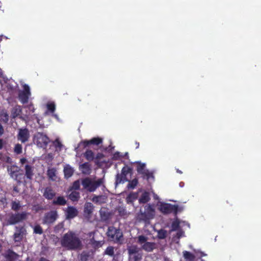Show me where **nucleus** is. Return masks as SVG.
Listing matches in <instances>:
<instances>
[{"label": "nucleus", "instance_id": "f257e3e1", "mask_svg": "<svg viewBox=\"0 0 261 261\" xmlns=\"http://www.w3.org/2000/svg\"><path fill=\"white\" fill-rule=\"evenodd\" d=\"M61 246L69 250H75L80 248L82 242L75 232L69 231L64 234L61 241Z\"/></svg>", "mask_w": 261, "mask_h": 261}, {"label": "nucleus", "instance_id": "f03ea898", "mask_svg": "<svg viewBox=\"0 0 261 261\" xmlns=\"http://www.w3.org/2000/svg\"><path fill=\"white\" fill-rule=\"evenodd\" d=\"M28 213L26 212L21 213L12 212L7 214L4 218V225H13L22 222L27 219Z\"/></svg>", "mask_w": 261, "mask_h": 261}, {"label": "nucleus", "instance_id": "7ed1b4c3", "mask_svg": "<svg viewBox=\"0 0 261 261\" xmlns=\"http://www.w3.org/2000/svg\"><path fill=\"white\" fill-rule=\"evenodd\" d=\"M107 236L111 241L114 243L122 244L123 242V236L122 231L119 228L113 226H109L107 231Z\"/></svg>", "mask_w": 261, "mask_h": 261}, {"label": "nucleus", "instance_id": "20e7f679", "mask_svg": "<svg viewBox=\"0 0 261 261\" xmlns=\"http://www.w3.org/2000/svg\"><path fill=\"white\" fill-rule=\"evenodd\" d=\"M103 183V179L102 178H99L96 180H93L89 177L82 179L81 182L83 188L89 192L95 191Z\"/></svg>", "mask_w": 261, "mask_h": 261}, {"label": "nucleus", "instance_id": "39448f33", "mask_svg": "<svg viewBox=\"0 0 261 261\" xmlns=\"http://www.w3.org/2000/svg\"><path fill=\"white\" fill-rule=\"evenodd\" d=\"M154 210L150 205H148L145 207L144 212H140L138 214L137 219L140 222H143L146 224H148L151 219L154 216Z\"/></svg>", "mask_w": 261, "mask_h": 261}, {"label": "nucleus", "instance_id": "423d86ee", "mask_svg": "<svg viewBox=\"0 0 261 261\" xmlns=\"http://www.w3.org/2000/svg\"><path fill=\"white\" fill-rule=\"evenodd\" d=\"M33 140L37 146L40 148H46L50 141L46 135L40 132H37L35 134Z\"/></svg>", "mask_w": 261, "mask_h": 261}, {"label": "nucleus", "instance_id": "0eeeda50", "mask_svg": "<svg viewBox=\"0 0 261 261\" xmlns=\"http://www.w3.org/2000/svg\"><path fill=\"white\" fill-rule=\"evenodd\" d=\"M102 143V139L100 137H94L90 140H85L81 141L79 144L77 148L85 149L91 145H99Z\"/></svg>", "mask_w": 261, "mask_h": 261}, {"label": "nucleus", "instance_id": "6e6552de", "mask_svg": "<svg viewBox=\"0 0 261 261\" xmlns=\"http://www.w3.org/2000/svg\"><path fill=\"white\" fill-rule=\"evenodd\" d=\"M178 206L170 203H162L160 205L159 210L164 214L174 213L176 215L178 212Z\"/></svg>", "mask_w": 261, "mask_h": 261}, {"label": "nucleus", "instance_id": "1a4fd4ad", "mask_svg": "<svg viewBox=\"0 0 261 261\" xmlns=\"http://www.w3.org/2000/svg\"><path fill=\"white\" fill-rule=\"evenodd\" d=\"M31 95V92L29 86L25 84L23 86V90L19 92L18 98L22 104L28 102L29 97Z\"/></svg>", "mask_w": 261, "mask_h": 261}, {"label": "nucleus", "instance_id": "9d476101", "mask_svg": "<svg viewBox=\"0 0 261 261\" xmlns=\"http://www.w3.org/2000/svg\"><path fill=\"white\" fill-rule=\"evenodd\" d=\"M58 218V214L56 211H51L45 214L43 218V223L51 224L55 222Z\"/></svg>", "mask_w": 261, "mask_h": 261}, {"label": "nucleus", "instance_id": "9b49d317", "mask_svg": "<svg viewBox=\"0 0 261 261\" xmlns=\"http://www.w3.org/2000/svg\"><path fill=\"white\" fill-rule=\"evenodd\" d=\"M30 135L28 128H19L17 136L18 140L22 143H24L29 141Z\"/></svg>", "mask_w": 261, "mask_h": 261}, {"label": "nucleus", "instance_id": "f8f14e48", "mask_svg": "<svg viewBox=\"0 0 261 261\" xmlns=\"http://www.w3.org/2000/svg\"><path fill=\"white\" fill-rule=\"evenodd\" d=\"M132 169L131 168L129 167H124L122 169L121 174V175L117 174L116 182L120 183L121 182H125L127 181L128 180L126 178V175L127 174L131 173Z\"/></svg>", "mask_w": 261, "mask_h": 261}, {"label": "nucleus", "instance_id": "ddd939ff", "mask_svg": "<svg viewBox=\"0 0 261 261\" xmlns=\"http://www.w3.org/2000/svg\"><path fill=\"white\" fill-rule=\"evenodd\" d=\"M16 229L17 231L14 233L13 235L14 240L15 242H19L23 238V236L25 234L26 230L23 226L20 227H16Z\"/></svg>", "mask_w": 261, "mask_h": 261}, {"label": "nucleus", "instance_id": "4468645a", "mask_svg": "<svg viewBox=\"0 0 261 261\" xmlns=\"http://www.w3.org/2000/svg\"><path fill=\"white\" fill-rule=\"evenodd\" d=\"M93 257V252L90 250H84L77 256L80 261H88Z\"/></svg>", "mask_w": 261, "mask_h": 261}, {"label": "nucleus", "instance_id": "2eb2a0df", "mask_svg": "<svg viewBox=\"0 0 261 261\" xmlns=\"http://www.w3.org/2000/svg\"><path fill=\"white\" fill-rule=\"evenodd\" d=\"M78 214L77 210L73 206H68L67 208L66 217L67 219H71Z\"/></svg>", "mask_w": 261, "mask_h": 261}, {"label": "nucleus", "instance_id": "dca6fc26", "mask_svg": "<svg viewBox=\"0 0 261 261\" xmlns=\"http://www.w3.org/2000/svg\"><path fill=\"white\" fill-rule=\"evenodd\" d=\"M25 176L26 178L29 180H31L33 179L34 175V167L30 165H26L25 166Z\"/></svg>", "mask_w": 261, "mask_h": 261}, {"label": "nucleus", "instance_id": "f3484780", "mask_svg": "<svg viewBox=\"0 0 261 261\" xmlns=\"http://www.w3.org/2000/svg\"><path fill=\"white\" fill-rule=\"evenodd\" d=\"M43 196L48 200H51L56 195L55 192L50 187L45 188L43 192Z\"/></svg>", "mask_w": 261, "mask_h": 261}, {"label": "nucleus", "instance_id": "a211bd4d", "mask_svg": "<svg viewBox=\"0 0 261 261\" xmlns=\"http://www.w3.org/2000/svg\"><path fill=\"white\" fill-rule=\"evenodd\" d=\"M57 171L55 168H49L47 171V175L48 179L52 181H56L57 178Z\"/></svg>", "mask_w": 261, "mask_h": 261}, {"label": "nucleus", "instance_id": "6ab92c4d", "mask_svg": "<svg viewBox=\"0 0 261 261\" xmlns=\"http://www.w3.org/2000/svg\"><path fill=\"white\" fill-rule=\"evenodd\" d=\"M18 257V255L11 249L8 250L5 257L7 261H15Z\"/></svg>", "mask_w": 261, "mask_h": 261}, {"label": "nucleus", "instance_id": "aec40b11", "mask_svg": "<svg viewBox=\"0 0 261 261\" xmlns=\"http://www.w3.org/2000/svg\"><path fill=\"white\" fill-rule=\"evenodd\" d=\"M80 170L84 174H89L91 172L90 165L86 162L80 165Z\"/></svg>", "mask_w": 261, "mask_h": 261}, {"label": "nucleus", "instance_id": "412c9836", "mask_svg": "<svg viewBox=\"0 0 261 261\" xmlns=\"http://www.w3.org/2000/svg\"><path fill=\"white\" fill-rule=\"evenodd\" d=\"M73 169L69 165H67L64 167V173L65 178L68 179L71 177L73 174Z\"/></svg>", "mask_w": 261, "mask_h": 261}, {"label": "nucleus", "instance_id": "4be33fe9", "mask_svg": "<svg viewBox=\"0 0 261 261\" xmlns=\"http://www.w3.org/2000/svg\"><path fill=\"white\" fill-rule=\"evenodd\" d=\"M155 248V244L152 242H147L142 245V248L147 252H151Z\"/></svg>", "mask_w": 261, "mask_h": 261}, {"label": "nucleus", "instance_id": "5701e85b", "mask_svg": "<svg viewBox=\"0 0 261 261\" xmlns=\"http://www.w3.org/2000/svg\"><path fill=\"white\" fill-rule=\"evenodd\" d=\"M66 200L63 196H58L56 199L52 201V204L55 205H65L66 204Z\"/></svg>", "mask_w": 261, "mask_h": 261}, {"label": "nucleus", "instance_id": "b1692460", "mask_svg": "<svg viewBox=\"0 0 261 261\" xmlns=\"http://www.w3.org/2000/svg\"><path fill=\"white\" fill-rule=\"evenodd\" d=\"M68 198L73 202L77 201L80 198V192L76 191H72L68 195Z\"/></svg>", "mask_w": 261, "mask_h": 261}, {"label": "nucleus", "instance_id": "393cba45", "mask_svg": "<svg viewBox=\"0 0 261 261\" xmlns=\"http://www.w3.org/2000/svg\"><path fill=\"white\" fill-rule=\"evenodd\" d=\"M139 174L141 175V177L143 179H146L147 180H148L151 177H153V173L146 169L141 171Z\"/></svg>", "mask_w": 261, "mask_h": 261}, {"label": "nucleus", "instance_id": "a878e982", "mask_svg": "<svg viewBox=\"0 0 261 261\" xmlns=\"http://www.w3.org/2000/svg\"><path fill=\"white\" fill-rule=\"evenodd\" d=\"M183 256L187 261H194L195 258V256L190 252L188 251H184L182 252Z\"/></svg>", "mask_w": 261, "mask_h": 261}, {"label": "nucleus", "instance_id": "bb28decb", "mask_svg": "<svg viewBox=\"0 0 261 261\" xmlns=\"http://www.w3.org/2000/svg\"><path fill=\"white\" fill-rule=\"evenodd\" d=\"M93 205L90 202H87L84 206V213L88 215L92 214L93 210Z\"/></svg>", "mask_w": 261, "mask_h": 261}, {"label": "nucleus", "instance_id": "cd10ccee", "mask_svg": "<svg viewBox=\"0 0 261 261\" xmlns=\"http://www.w3.org/2000/svg\"><path fill=\"white\" fill-rule=\"evenodd\" d=\"M84 156L89 161H92L94 159V152L91 150L89 149L87 150L84 153Z\"/></svg>", "mask_w": 261, "mask_h": 261}, {"label": "nucleus", "instance_id": "c85d7f7f", "mask_svg": "<svg viewBox=\"0 0 261 261\" xmlns=\"http://www.w3.org/2000/svg\"><path fill=\"white\" fill-rule=\"evenodd\" d=\"M149 200L150 197L148 193L145 192L141 195L139 201L140 203H146L148 202Z\"/></svg>", "mask_w": 261, "mask_h": 261}, {"label": "nucleus", "instance_id": "c756f323", "mask_svg": "<svg viewBox=\"0 0 261 261\" xmlns=\"http://www.w3.org/2000/svg\"><path fill=\"white\" fill-rule=\"evenodd\" d=\"M142 258V254L139 252L137 254L129 255V261H140Z\"/></svg>", "mask_w": 261, "mask_h": 261}, {"label": "nucleus", "instance_id": "7c9ffc66", "mask_svg": "<svg viewBox=\"0 0 261 261\" xmlns=\"http://www.w3.org/2000/svg\"><path fill=\"white\" fill-rule=\"evenodd\" d=\"M90 244L95 249L101 247L103 244L101 241H96L93 238L90 240Z\"/></svg>", "mask_w": 261, "mask_h": 261}, {"label": "nucleus", "instance_id": "2f4dec72", "mask_svg": "<svg viewBox=\"0 0 261 261\" xmlns=\"http://www.w3.org/2000/svg\"><path fill=\"white\" fill-rule=\"evenodd\" d=\"M104 254L110 256H114V247L112 246H108L104 252Z\"/></svg>", "mask_w": 261, "mask_h": 261}, {"label": "nucleus", "instance_id": "473e14b6", "mask_svg": "<svg viewBox=\"0 0 261 261\" xmlns=\"http://www.w3.org/2000/svg\"><path fill=\"white\" fill-rule=\"evenodd\" d=\"M128 255H131L132 254H137L138 253H139V250L138 248V247L136 246H133L129 247L127 249Z\"/></svg>", "mask_w": 261, "mask_h": 261}, {"label": "nucleus", "instance_id": "72a5a7b5", "mask_svg": "<svg viewBox=\"0 0 261 261\" xmlns=\"http://www.w3.org/2000/svg\"><path fill=\"white\" fill-rule=\"evenodd\" d=\"M21 205L19 201H13L11 202V209L15 212L20 210Z\"/></svg>", "mask_w": 261, "mask_h": 261}, {"label": "nucleus", "instance_id": "f704fd0d", "mask_svg": "<svg viewBox=\"0 0 261 261\" xmlns=\"http://www.w3.org/2000/svg\"><path fill=\"white\" fill-rule=\"evenodd\" d=\"M21 113V109L20 106L14 108L12 111V114L13 118H15L19 116Z\"/></svg>", "mask_w": 261, "mask_h": 261}, {"label": "nucleus", "instance_id": "c9c22d12", "mask_svg": "<svg viewBox=\"0 0 261 261\" xmlns=\"http://www.w3.org/2000/svg\"><path fill=\"white\" fill-rule=\"evenodd\" d=\"M138 184V179L135 178L133 180L129 181V183L127 185V188L128 189H134L137 186Z\"/></svg>", "mask_w": 261, "mask_h": 261}, {"label": "nucleus", "instance_id": "e433bc0d", "mask_svg": "<svg viewBox=\"0 0 261 261\" xmlns=\"http://www.w3.org/2000/svg\"><path fill=\"white\" fill-rule=\"evenodd\" d=\"M180 227V221L178 219H176L172 222L171 224V231H176Z\"/></svg>", "mask_w": 261, "mask_h": 261}, {"label": "nucleus", "instance_id": "4c0bfd02", "mask_svg": "<svg viewBox=\"0 0 261 261\" xmlns=\"http://www.w3.org/2000/svg\"><path fill=\"white\" fill-rule=\"evenodd\" d=\"M137 239V243L140 245H143L146 243L148 240V238L143 235L139 236Z\"/></svg>", "mask_w": 261, "mask_h": 261}, {"label": "nucleus", "instance_id": "58836bf2", "mask_svg": "<svg viewBox=\"0 0 261 261\" xmlns=\"http://www.w3.org/2000/svg\"><path fill=\"white\" fill-rule=\"evenodd\" d=\"M117 211L119 216L121 217L127 216V213L125 208L122 206H119L117 208Z\"/></svg>", "mask_w": 261, "mask_h": 261}, {"label": "nucleus", "instance_id": "ea45409f", "mask_svg": "<svg viewBox=\"0 0 261 261\" xmlns=\"http://www.w3.org/2000/svg\"><path fill=\"white\" fill-rule=\"evenodd\" d=\"M33 232L35 234H42L43 232V229L40 225L37 224L33 228Z\"/></svg>", "mask_w": 261, "mask_h": 261}, {"label": "nucleus", "instance_id": "a19ab883", "mask_svg": "<svg viewBox=\"0 0 261 261\" xmlns=\"http://www.w3.org/2000/svg\"><path fill=\"white\" fill-rule=\"evenodd\" d=\"M136 164L137 165L136 170L138 174L145 169L146 165L145 163H141V162H138Z\"/></svg>", "mask_w": 261, "mask_h": 261}, {"label": "nucleus", "instance_id": "79ce46f5", "mask_svg": "<svg viewBox=\"0 0 261 261\" xmlns=\"http://www.w3.org/2000/svg\"><path fill=\"white\" fill-rule=\"evenodd\" d=\"M80 188V182L79 180H76L73 182L71 187L69 188L70 191L77 190Z\"/></svg>", "mask_w": 261, "mask_h": 261}, {"label": "nucleus", "instance_id": "37998d69", "mask_svg": "<svg viewBox=\"0 0 261 261\" xmlns=\"http://www.w3.org/2000/svg\"><path fill=\"white\" fill-rule=\"evenodd\" d=\"M167 236V231L164 229H160L158 232V237L160 239H164Z\"/></svg>", "mask_w": 261, "mask_h": 261}, {"label": "nucleus", "instance_id": "c03bdc74", "mask_svg": "<svg viewBox=\"0 0 261 261\" xmlns=\"http://www.w3.org/2000/svg\"><path fill=\"white\" fill-rule=\"evenodd\" d=\"M103 157H104V155L103 153H97V154L96 155V156L94 157L95 163L96 165H99L100 164V161H99L100 160L102 159Z\"/></svg>", "mask_w": 261, "mask_h": 261}, {"label": "nucleus", "instance_id": "a18cd8bd", "mask_svg": "<svg viewBox=\"0 0 261 261\" xmlns=\"http://www.w3.org/2000/svg\"><path fill=\"white\" fill-rule=\"evenodd\" d=\"M47 110L51 113H54L56 109V106L54 103L51 102L47 105Z\"/></svg>", "mask_w": 261, "mask_h": 261}, {"label": "nucleus", "instance_id": "49530a36", "mask_svg": "<svg viewBox=\"0 0 261 261\" xmlns=\"http://www.w3.org/2000/svg\"><path fill=\"white\" fill-rule=\"evenodd\" d=\"M54 145L55 147L57 148L61 149L63 146L61 142L60 141L59 139H56L53 142Z\"/></svg>", "mask_w": 261, "mask_h": 261}, {"label": "nucleus", "instance_id": "de8ad7c7", "mask_svg": "<svg viewBox=\"0 0 261 261\" xmlns=\"http://www.w3.org/2000/svg\"><path fill=\"white\" fill-rule=\"evenodd\" d=\"M14 151L17 154H20L22 152V146L20 144H17L15 146Z\"/></svg>", "mask_w": 261, "mask_h": 261}, {"label": "nucleus", "instance_id": "09e8293b", "mask_svg": "<svg viewBox=\"0 0 261 261\" xmlns=\"http://www.w3.org/2000/svg\"><path fill=\"white\" fill-rule=\"evenodd\" d=\"M100 214L102 220H107L108 219L109 217L105 212L100 211Z\"/></svg>", "mask_w": 261, "mask_h": 261}, {"label": "nucleus", "instance_id": "8fccbe9b", "mask_svg": "<svg viewBox=\"0 0 261 261\" xmlns=\"http://www.w3.org/2000/svg\"><path fill=\"white\" fill-rule=\"evenodd\" d=\"M101 197V196H94L92 198V201L95 203H98L99 199Z\"/></svg>", "mask_w": 261, "mask_h": 261}, {"label": "nucleus", "instance_id": "3c124183", "mask_svg": "<svg viewBox=\"0 0 261 261\" xmlns=\"http://www.w3.org/2000/svg\"><path fill=\"white\" fill-rule=\"evenodd\" d=\"M121 156L120 153L119 152H115L113 155V159L114 160H117Z\"/></svg>", "mask_w": 261, "mask_h": 261}, {"label": "nucleus", "instance_id": "603ef678", "mask_svg": "<svg viewBox=\"0 0 261 261\" xmlns=\"http://www.w3.org/2000/svg\"><path fill=\"white\" fill-rule=\"evenodd\" d=\"M4 133V127L0 123V136H1Z\"/></svg>", "mask_w": 261, "mask_h": 261}, {"label": "nucleus", "instance_id": "864d4df0", "mask_svg": "<svg viewBox=\"0 0 261 261\" xmlns=\"http://www.w3.org/2000/svg\"><path fill=\"white\" fill-rule=\"evenodd\" d=\"M27 159L24 158H21L20 160V163L21 164H24V163H25L27 162Z\"/></svg>", "mask_w": 261, "mask_h": 261}, {"label": "nucleus", "instance_id": "5fc2aeb1", "mask_svg": "<svg viewBox=\"0 0 261 261\" xmlns=\"http://www.w3.org/2000/svg\"><path fill=\"white\" fill-rule=\"evenodd\" d=\"M182 233L183 232L182 231H179L177 232L176 235L178 238H180V237H181Z\"/></svg>", "mask_w": 261, "mask_h": 261}, {"label": "nucleus", "instance_id": "6e6d98bb", "mask_svg": "<svg viewBox=\"0 0 261 261\" xmlns=\"http://www.w3.org/2000/svg\"><path fill=\"white\" fill-rule=\"evenodd\" d=\"M4 146V142L2 139H0V149H2Z\"/></svg>", "mask_w": 261, "mask_h": 261}, {"label": "nucleus", "instance_id": "4d7b16f0", "mask_svg": "<svg viewBox=\"0 0 261 261\" xmlns=\"http://www.w3.org/2000/svg\"><path fill=\"white\" fill-rule=\"evenodd\" d=\"M39 261H50V260L44 257H41L39 259Z\"/></svg>", "mask_w": 261, "mask_h": 261}, {"label": "nucleus", "instance_id": "13d9d810", "mask_svg": "<svg viewBox=\"0 0 261 261\" xmlns=\"http://www.w3.org/2000/svg\"><path fill=\"white\" fill-rule=\"evenodd\" d=\"M10 174L12 177H13L14 176H15L16 177H17V175L16 174L15 171H11Z\"/></svg>", "mask_w": 261, "mask_h": 261}, {"label": "nucleus", "instance_id": "bf43d9fd", "mask_svg": "<svg viewBox=\"0 0 261 261\" xmlns=\"http://www.w3.org/2000/svg\"><path fill=\"white\" fill-rule=\"evenodd\" d=\"M13 191H15L16 193L19 192L18 188L17 186H14L13 187Z\"/></svg>", "mask_w": 261, "mask_h": 261}, {"label": "nucleus", "instance_id": "052dcab7", "mask_svg": "<svg viewBox=\"0 0 261 261\" xmlns=\"http://www.w3.org/2000/svg\"><path fill=\"white\" fill-rule=\"evenodd\" d=\"M135 144H136V148H138L139 147V143L136 141L135 142Z\"/></svg>", "mask_w": 261, "mask_h": 261}, {"label": "nucleus", "instance_id": "680f3d73", "mask_svg": "<svg viewBox=\"0 0 261 261\" xmlns=\"http://www.w3.org/2000/svg\"><path fill=\"white\" fill-rule=\"evenodd\" d=\"M3 75V71L1 69H0V77Z\"/></svg>", "mask_w": 261, "mask_h": 261}, {"label": "nucleus", "instance_id": "e2e57ef3", "mask_svg": "<svg viewBox=\"0 0 261 261\" xmlns=\"http://www.w3.org/2000/svg\"><path fill=\"white\" fill-rule=\"evenodd\" d=\"M176 171H177V172H178L179 173H180V174L182 173V172L178 169H177Z\"/></svg>", "mask_w": 261, "mask_h": 261}, {"label": "nucleus", "instance_id": "0e129e2a", "mask_svg": "<svg viewBox=\"0 0 261 261\" xmlns=\"http://www.w3.org/2000/svg\"><path fill=\"white\" fill-rule=\"evenodd\" d=\"M2 245L0 244V251L2 250Z\"/></svg>", "mask_w": 261, "mask_h": 261}, {"label": "nucleus", "instance_id": "69168bd1", "mask_svg": "<svg viewBox=\"0 0 261 261\" xmlns=\"http://www.w3.org/2000/svg\"><path fill=\"white\" fill-rule=\"evenodd\" d=\"M5 116L7 117V120H8V115L7 114H6Z\"/></svg>", "mask_w": 261, "mask_h": 261}, {"label": "nucleus", "instance_id": "338daca9", "mask_svg": "<svg viewBox=\"0 0 261 261\" xmlns=\"http://www.w3.org/2000/svg\"><path fill=\"white\" fill-rule=\"evenodd\" d=\"M2 2L0 1V9L2 8Z\"/></svg>", "mask_w": 261, "mask_h": 261}]
</instances>
